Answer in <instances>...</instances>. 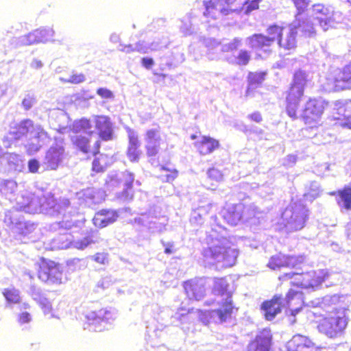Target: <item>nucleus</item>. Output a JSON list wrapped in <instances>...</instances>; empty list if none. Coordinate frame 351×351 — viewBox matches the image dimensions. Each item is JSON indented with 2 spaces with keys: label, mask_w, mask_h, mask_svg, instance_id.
I'll return each mask as SVG.
<instances>
[{
  "label": "nucleus",
  "mask_w": 351,
  "mask_h": 351,
  "mask_svg": "<svg viewBox=\"0 0 351 351\" xmlns=\"http://www.w3.org/2000/svg\"><path fill=\"white\" fill-rule=\"evenodd\" d=\"M306 265L303 255H290L278 252L272 255L267 264L271 270L287 268L294 271L279 276L282 282L289 281L290 285L304 289H315L319 287L327 278L328 273L324 269L300 271Z\"/></svg>",
  "instance_id": "1"
},
{
  "label": "nucleus",
  "mask_w": 351,
  "mask_h": 351,
  "mask_svg": "<svg viewBox=\"0 0 351 351\" xmlns=\"http://www.w3.org/2000/svg\"><path fill=\"white\" fill-rule=\"evenodd\" d=\"M91 129L92 123L89 119L82 117L75 120L70 127V130L73 134L71 141L77 150L95 156L100 153L101 142L97 140L91 147L90 137L94 133Z\"/></svg>",
  "instance_id": "2"
},
{
  "label": "nucleus",
  "mask_w": 351,
  "mask_h": 351,
  "mask_svg": "<svg viewBox=\"0 0 351 351\" xmlns=\"http://www.w3.org/2000/svg\"><path fill=\"white\" fill-rule=\"evenodd\" d=\"M307 82L306 73L298 70L294 73L292 81L285 92V112L293 120L299 117L298 112L304 97Z\"/></svg>",
  "instance_id": "3"
},
{
  "label": "nucleus",
  "mask_w": 351,
  "mask_h": 351,
  "mask_svg": "<svg viewBox=\"0 0 351 351\" xmlns=\"http://www.w3.org/2000/svg\"><path fill=\"white\" fill-rule=\"evenodd\" d=\"M318 331L330 339L341 337L348 326V318L345 311L334 308L325 315H315Z\"/></svg>",
  "instance_id": "4"
},
{
  "label": "nucleus",
  "mask_w": 351,
  "mask_h": 351,
  "mask_svg": "<svg viewBox=\"0 0 351 351\" xmlns=\"http://www.w3.org/2000/svg\"><path fill=\"white\" fill-rule=\"evenodd\" d=\"M328 101L322 97H310L305 102L300 114V119L310 128H315L321 125V119Z\"/></svg>",
  "instance_id": "5"
},
{
  "label": "nucleus",
  "mask_w": 351,
  "mask_h": 351,
  "mask_svg": "<svg viewBox=\"0 0 351 351\" xmlns=\"http://www.w3.org/2000/svg\"><path fill=\"white\" fill-rule=\"evenodd\" d=\"M237 310L232 298L225 299L216 309L201 311L199 319L205 325L210 323H224L231 319Z\"/></svg>",
  "instance_id": "6"
},
{
  "label": "nucleus",
  "mask_w": 351,
  "mask_h": 351,
  "mask_svg": "<svg viewBox=\"0 0 351 351\" xmlns=\"http://www.w3.org/2000/svg\"><path fill=\"white\" fill-rule=\"evenodd\" d=\"M37 266V276L42 282L50 285L62 284L63 271L60 263L40 257Z\"/></svg>",
  "instance_id": "7"
},
{
  "label": "nucleus",
  "mask_w": 351,
  "mask_h": 351,
  "mask_svg": "<svg viewBox=\"0 0 351 351\" xmlns=\"http://www.w3.org/2000/svg\"><path fill=\"white\" fill-rule=\"evenodd\" d=\"M204 16L217 19L219 14L228 15L232 12H239L241 0H208L204 1Z\"/></svg>",
  "instance_id": "8"
},
{
  "label": "nucleus",
  "mask_w": 351,
  "mask_h": 351,
  "mask_svg": "<svg viewBox=\"0 0 351 351\" xmlns=\"http://www.w3.org/2000/svg\"><path fill=\"white\" fill-rule=\"evenodd\" d=\"M326 88L330 92H339L351 89V62L339 69L337 73L326 79Z\"/></svg>",
  "instance_id": "9"
},
{
  "label": "nucleus",
  "mask_w": 351,
  "mask_h": 351,
  "mask_svg": "<svg viewBox=\"0 0 351 351\" xmlns=\"http://www.w3.org/2000/svg\"><path fill=\"white\" fill-rule=\"evenodd\" d=\"M184 293L191 300L199 301L206 295V285L202 278H195L182 284Z\"/></svg>",
  "instance_id": "10"
},
{
  "label": "nucleus",
  "mask_w": 351,
  "mask_h": 351,
  "mask_svg": "<svg viewBox=\"0 0 351 351\" xmlns=\"http://www.w3.org/2000/svg\"><path fill=\"white\" fill-rule=\"evenodd\" d=\"M128 138V145L126 154L130 161L137 162L142 155L141 149V142L138 134L134 130L128 128L126 129Z\"/></svg>",
  "instance_id": "11"
},
{
  "label": "nucleus",
  "mask_w": 351,
  "mask_h": 351,
  "mask_svg": "<svg viewBox=\"0 0 351 351\" xmlns=\"http://www.w3.org/2000/svg\"><path fill=\"white\" fill-rule=\"evenodd\" d=\"M145 140L147 156L149 158L158 156L160 152V141H161L159 130L157 129L147 130L145 134Z\"/></svg>",
  "instance_id": "12"
},
{
  "label": "nucleus",
  "mask_w": 351,
  "mask_h": 351,
  "mask_svg": "<svg viewBox=\"0 0 351 351\" xmlns=\"http://www.w3.org/2000/svg\"><path fill=\"white\" fill-rule=\"evenodd\" d=\"M95 126L101 141H108L113 138L112 126L108 117L104 115L95 116Z\"/></svg>",
  "instance_id": "13"
},
{
  "label": "nucleus",
  "mask_w": 351,
  "mask_h": 351,
  "mask_svg": "<svg viewBox=\"0 0 351 351\" xmlns=\"http://www.w3.org/2000/svg\"><path fill=\"white\" fill-rule=\"evenodd\" d=\"M118 211L104 208L97 211L93 219L94 225L99 228H104L116 222L119 218Z\"/></svg>",
  "instance_id": "14"
},
{
  "label": "nucleus",
  "mask_w": 351,
  "mask_h": 351,
  "mask_svg": "<svg viewBox=\"0 0 351 351\" xmlns=\"http://www.w3.org/2000/svg\"><path fill=\"white\" fill-rule=\"evenodd\" d=\"M282 297L275 295L270 300L264 301L261 306L267 320H272L282 311Z\"/></svg>",
  "instance_id": "15"
},
{
  "label": "nucleus",
  "mask_w": 351,
  "mask_h": 351,
  "mask_svg": "<svg viewBox=\"0 0 351 351\" xmlns=\"http://www.w3.org/2000/svg\"><path fill=\"white\" fill-rule=\"evenodd\" d=\"M315 343L308 337L295 335L287 343V351H313Z\"/></svg>",
  "instance_id": "16"
},
{
  "label": "nucleus",
  "mask_w": 351,
  "mask_h": 351,
  "mask_svg": "<svg viewBox=\"0 0 351 351\" xmlns=\"http://www.w3.org/2000/svg\"><path fill=\"white\" fill-rule=\"evenodd\" d=\"M271 339L269 332H261L249 342L245 351H269Z\"/></svg>",
  "instance_id": "17"
},
{
  "label": "nucleus",
  "mask_w": 351,
  "mask_h": 351,
  "mask_svg": "<svg viewBox=\"0 0 351 351\" xmlns=\"http://www.w3.org/2000/svg\"><path fill=\"white\" fill-rule=\"evenodd\" d=\"M286 304L289 309L287 315L295 317L304 306V299L301 292L289 290L286 295Z\"/></svg>",
  "instance_id": "18"
},
{
  "label": "nucleus",
  "mask_w": 351,
  "mask_h": 351,
  "mask_svg": "<svg viewBox=\"0 0 351 351\" xmlns=\"http://www.w3.org/2000/svg\"><path fill=\"white\" fill-rule=\"evenodd\" d=\"M194 146L202 156L210 154L220 147L219 141L210 136H202L200 140L194 143Z\"/></svg>",
  "instance_id": "19"
},
{
  "label": "nucleus",
  "mask_w": 351,
  "mask_h": 351,
  "mask_svg": "<svg viewBox=\"0 0 351 351\" xmlns=\"http://www.w3.org/2000/svg\"><path fill=\"white\" fill-rule=\"evenodd\" d=\"M34 130V123L29 119H23L11 128L10 134L14 140H20Z\"/></svg>",
  "instance_id": "20"
},
{
  "label": "nucleus",
  "mask_w": 351,
  "mask_h": 351,
  "mask_svg": "<svg viewBox=\"0 0 351 351\" xmlns=\"http://www.w3.org/2000/svg\"><path fill=\"white\" fill-rule=\"evenodd\" d=\"M333 112L331 114L330 119L335 121V125L342 128L351 130V116H343L339 117L336 116V114H340L341 112H344L346 110V105L337 101L334 104Z\"/></svg>",
  "instance_id": "21"
},
{
  "label": "nucleus",
  "mask_w": 351,
  "mask_h": 351,
  "mask_svg": "<svg viewBox=\"0 0 351 351\" xmlns=\"http://www.w3.org/2000/svg\"><path fill=\"white\" fill-rule=\"evenodd\" d=\"M267 71H250L247 74V86L245 90L246 97H252L255 93L254 86H260L265 81L267 75Z\"/></svg>",
  "instance_id": "22"
},
{
  "label": "nucleus",
  "mask_w": 351,
  "mask_h": 351,
  "mask_svg": "<svg viewBox=\"0 0 351 351\" xmlns=\"http://www.w3.org/2000/svg\"><path fill=\"white\" fill-rule=\"evenodd\" d=\"M212 292L217 296H225V299L232 298L233 293L230 289V285L226 277L215 278Z\"/></svg>",
  "instance_id": "23"
},
{
  "label": "nucleus",
  "mask_w": 351,
  "mask_h": 351,
  "mask_svg": "<svg viewBox=\"0 0 351 351\" xmlns=\"http://www.w3.org/2000/svg\"><path fill=\"white\" fill-rule=\"evenodd\" d=\"M312 12L322 26L327 25L332 21V13L323 3H314L312 5Z\"/></svg>",
  "instance_id": "24"
},
{
  "label": "nucleus",
  "mask_w": 351,
  "mask_h": 351,
  "mask_svg": "<svg viewBox=\"0 0 351 351\" xmlns=\"http://www.w3.org/2000/svg\"><path fill=\"white\" fill-rule=\"evenodd\" d=\"M297 34L296 28H290L285 36H282L279 39L278 43L279 47L289 52L294 51L297 47Z\"/></svg>",
  "instance_id": "25"
},
{
  "label": "nucleus",
  "mask_w": 351,
  "mask_h": 351,
  "mask_svg": "<svg viewBox=\"0 0 351 351\" xmlns=\"http://www.w3.org/2000/svg\"><path fill=\"white\" fill-rule=\"evenodd\" d=\"M247 40L251 48L263 50L265 52H271L268 48L271 46L266 35L263 34H254L247 37Z\"/></svg>",
  "instance_id": "26"
},
{
  "label": "nucleus",
  "mask_w": 351,
  "mask_h": 351,
  "mask_svg": "<svg viewBox=\"0 0 351 351\" xmlns=\"http://www.w3.org/2000/svg\"><path fill=\"white\" fill-rule=\"evenodd\" d=\"M308 215L305 210H293L289 219L287 221V225L292 230H300L302 229L306 223Z\"/></svg>",
  "instance_id": "27"
},
{
  "label": "nucleus",
  "mask_w": 351,
  "mask_h": 351,
  "mask_svg": "<svg viewBox=\"0 0 351 351\" xmlns=\"http://www.w3.org/2000/svg\"><path fill=\"white\" fill-rule=\"evenodd\" d=\"M330 195L337 196V204L347 210H351V187L344 186L343 189L330 193Z\"/></svg>",
  "instance_id": "28"
},
{
  "label": "nucleus",
  "mask_w": 351,
  "mask_h": 351,
  "mask_svg": "<svg viewBox=\"0 0 351 351\" xmlns=\"http://www.w3.org/2000/svg\"><path fill=\"white\" fill-rule=\"evenodd\" d=\"M112 162L111 156L105 154H99L98 156H95L92 162L91 170L96 173H104Z\"/></svg>",
  "instance_id": "29"
},
{
  "label": "nucleus",
  "mask_w": 351,
  "mask_h": 351,
  "mask_svg": "<svg viewBox=\"0 0 351 351\" xmlns=\"http://www.w3.org/2000/svg\"><path fill=\"white\" fill-rule=\"evenodd\" d=\"M64 152L62 147H51L46 154L47 163L51 165L52 169H56L60 161V156Z\"/></svg>",
  "instance_id": "30"
},
{
  "label": "nucleus",
  "mask_w": 351,
  "mask_h": 351,
  "mask_svg": "<svg viewBox=\"0 0 351 351\" xmlns=\"http://www.w3.org/2000/svg\"><path fill=\"white\" fill-rule=\"evenodd\" d=\"M107 311L103 308L92 311L86 315L87 324L97 325L107 319Z\"/></svg>",
  "instance_id": "31"
},
{
  "label": "nucleus",
  "mask_w": 351,
  "mask_h": 351,
  "mask_svg": "<svg viewBox=\"0 0 351 351\" xmlns=\"http://www.w3.org/2000/svg\"><path fill=\"white\" fill-rule=\"evenodd\" d=\"M284 30L285 27L283 26L277 24H272L267 27L266 37L269 40L271 45L275 40H277V43H278L279 39L284 35Z\"/></svg>",
  "instance_id": "32"
},
{
  "label": "nucleus",
  "mask_w": 351,
  "mask_h": 351,
  "mask_svg": "<svg viewBox=\"0 0 351 351\" xmlns=\"http://www.w3.org/2000/svg\"><path fill=\"white\" fill-rule=\"evenodd\" d=\"M161 172L159 178L162 182H172L178 176V171L176 168H170L165 165L160 167Z\"/></svg>",
  "instance_id": "33"
},
{
  "label": "nucleus",
  "mask_w": 351,
  "mask_h": 351,
  "mask_svg": "<svg viewBox=\"0 0 351 351\" xmlns=\"http://www.w3.org/2000/svg\"><path fill=\"white\" fill-rule=\"evenodd\" d=\"M252 60L250 51L247 49H241L234 56L233 64L239 66H247Z\"/></svg>",
  "instance_id": "34"
},
{
  "label": "nucleus",
  "mask_w": 351,
  "mask_h": 351,
  "mask_svg": "<svg viewBox=\"0 0 351 351\" xmlns=\"http://www.w3.org/2000/svg\"><path fill=\"white\" fill-rule=\"evenodd\" d=\"M262 0H245L239 5V12H243L245 14H249L252 11L259 8V4Z\"/></svg>",
  "instance_id": "35"
},
{
  "label": "nucleus",
  "mask_w": 351,
  "mask_h": 351,
  "mask_svg": "<svg viewBox=\"0 0 351 351\" xmlns=\"http://www.w3.org/2000/svg\"><path fill=\"white\" fill-rule=\"evenodd\" d=\"M219 262L222 263L225 267H230L234 264L235 256L234 252L230 247H223Z\"/></svg>",
  "instance_id": "36"
},
{
  "label": "nucleus",
  "mask_w": 351,
  "mask_h": 351,
  "mask_svg": "<svg viewBox=\"0 0 351 351\" xmlns=\"http://www.w3.org/2000/svg\"><path fill=\"white\" fill-rule=\"evenodd\" d=\"M293 28H296V31L299 29L305 36H310L315 32L313 24L308 21H302Z\"/></svg>",
  "instance_id": "37"
},
{
  "label": "nucleus",
  "mask_w": 351,
  "mask_h": 351,
  "mask_svg": "<svg viewBox=\"0 0 351 351\" xmlns=\"http://www.w3.org/2000/svg\"><path fill=\"white\" fill-rule=\"evenodd\" d=\"M2 294L9 303L17 304L20 302L21 297L19 291L14 288L4 289Z\"/></svg>",
  "instance_id": "38"
},
{
  "label": "nucleus",
  "mask_w": 351,
  "mask_h": 351,
  "mask_svg": "<svg viewBox=\"0 0 351 351\" xmlns=\"http://www.w3.org/2000/svg\"><path fill=\"white\" fill-rule=\"evenodd\" d=\"M223 247L224 246L223 245H214L208 247L205 251V256L211 259L216 260L217 262H219L221 254L223 253Z\"/></svg>",
  "instance_id": "39"
},
{
  "label": "nucleus",
  "mask_w": 351,
  "mask_h": 351,
  "mask_svg": "<svg viewBox=\"0 0 351 351\" xmlns=\"http://www.w3.org/2000/svg\"><path fill=\"white\" fill-rule=\"evenodd\" d=\"M295 9L296 16L304 14L308 8L311 0H291Z\"/></svg>",
  "instance_id": "40"
},
{
  "label": "nucleus",
  "mask_w": 351,
  "mask_h": 351,
  "mask_svg": "<svg viewBox=\"0 0 351 351\" xmlns=\"http://www.w3.org/2000/svg\"><path fill=\"white\" fill-rule=\"evenodd\" d=\"M242 45V39L239 38H234L230 42L225 44L223 46V51L232 52L236 51Z\"/></svg>",
  "instance_id": "41"
},
{
  "label": "nucleus",
  "mask_w": 351,
  "mask_h": 351,
  "mask_svg": "<svg viewBox=\"0 0 351 351\" xmlns=\"http://www.w3.org/2000/svg\"><path fill=\"white\" fill-rule=\"evenodd\" d=\"M85 79V75L83 73H73L68 80H64V82L66 83L77 84L84 82Z\"/></svg>",
  "instance_id": "42"
},
{
  "label": "nucleus",
  "mask_w": 351,
  "mask_h": 351,
  "mask_svg": "<svg viewBox=\"0 0 351 351\" xmlns=\"http://www.w3.org/2000/svg\"><path fill=\"white\" fill-rule=\"evenodd\" d=\"M33 132H35L34 137L38 141L40 139L49 137L48 133L40 125H34V130Z\"/></svg>",
  "instance_id": "43"
},
{
  "label": "nucleus",
  "mask_w": 351,
  "mask_h": 351,
  "mask_svg": "<svg viewBox=\"0 0 351 351\" xmlns=\"http://www.w3.org/2000/svg\"><path fill=\"white\" fill-rule=\"evenodd\" d=\"M208 176L211 180L215 181L221 180L223 177L221 172L214 167L210 168L208 170Z\"/></svg>",
  "instance_id": "44"
},
{
  "label": "nucleus",
  "mask_w": 351,
  "mask_h": 351,
  "mask_svg": "<svg viewBox=\"0 0 351 351\" xmlns=\"http://www.w3.org/2000/svg\"><path fill=\"white\" fill-rule=\"evenodd\" d=\"M93 260L101 265H105L108 263V254L104 252H98L93 256Z\"/></svg>",
  "instance_id": "45"
},
{
  "label": "nucleus",
  "mask_w": 351,
  "mask_h": 351,
  "mask_svg": "<svg viewBox=\"0 0 351 351\" xmlns=\"http://www.w3.org/2000/svg\"><path fill=\"white\" fill-rule=\"evenodd\" d=\"M93 243L95 241L92 237H86L77 241V247L82 250Z\"/></svg>",
  "instance_id": "46"
},
{
  "label": "nucleus",
  "mask_w": 351,
  "mask_h": 351,
  "mask_svg": "<svg viewBox=\"0 0 351 351\" xmlns=\"http://www.w3.org/2000/svg\"><path fill=\"white\" fill-rule=\"evenodd\" d=\"M97 94L104 99H110L113 97V93L112 91L106 88H99L97 90Z\"/></svg>",
  "instance_id": "47"
},
{
  "label": "nucleus",
  "mask_w": 351,
  "mask_h": 351,
  "mask_svg": "<svg viewBox=\"0 0 351 351\" xmlns=\"http://www.w3.org/2000/svg\"><path fill=\"white\" fill-rule=\"evenodd\" d=\"M27 165L29 171L33 173H37L40 167L38 161L35 158L30 159Z\"/></svg>",
  "instance_id": "48"
},
{
  "label": "nucleus",
  "mask_w": 351,
  "mask_h": 351,
  "mask_svg": "<svg viewBox=\"0 0 351 351\" xmlns=\"http://www.w3.org/2000/svg\"><path fill=\"white\" fill-rule=\"evenodd\" d=\"M39 305L45 313H49L52 311L51 304L47 299L40 300Z\"/></svg>",
  "instance_id": "49"
},
{
  "label": "nucleus",
  "mask_w": 351,
  "mask_h": 351,
  "mask_svg": "<svg viewBox=\"0 0 351 351\" xmlns=\"http://www.w3.org/2000/svg\"><path fill=\"white\" fill-rule=\"evenodd\" d=\"M31 319V315L28 312H22L18 315V322L21 324L29 323Z\"/></svg>",
  "instance_id": "50"
},
{
  "label": "nucleus",
  "mask_w": 351,
  "mask_h": 351,
  "mask_svg": "<svg viewBox=\"0 0 351 351\" xmlns=\"http://www.w3.org/2000/svg\"><path fill=\"white\" fill-rule=\"evenodd\" d=\"M247 118L252 122L260 123L263 121V117L260 112L255 111L248 114Z\"/></svg>",
  "instance_id": "51"
},
{
  "label": "nucleus",
  "mask_w": 351,
  "mask_h": 351,
  "mask_svg": "<svg viewBox=\"0 0 351 351\" xmlns=\"http://www.w3.org/2000/svg\"><path fill=\"white\" fill-rule=\"evenodd\" d=\"M134 178L132 174H128L127 178L123 182L124 186L125 192L128 193V190H130L132 187Z\"/></svg>",
  "instance_id": "52"
},
{
  "label": "nucleus",
  "mask_w": 351,
  "mask_h": 351,
  "mask_svg": "<svg viewBox=\"0 0 351 351\" xmlns=\"http://www.w3.org/2000/svg\"><path fill=\"white\" fill-rule=\"evenodd\" d=\"M142 65L147 69H149L154 64V61L152 58L145 57L141 59Z\"/></svg>",
  "instance_id": "53"
},
{
  "label": "nucleus",
  "mask_w": 351,
  "mask_h": 351,
  "mask_svg": "<svg viewBox=\"0 0 351 351\" xmlns=\"http://www.w3.org/2000/svg\"><path fill=\"white\" fill-rule=\"evenodd\" d=\"M33 103H34V100L32 98H30V97L25 98L22 101V106H23V108L25 110H29L32 107Z\"/></svg>",
  "instance_id": "54"
},
{
  "label": "nucleus",
  "mask_w": 351,
  "mask_h": 351,
  "mask_svg": "<svg viewBox=\"0 0 351 351\" xmlns=\"http://www.w3.org/2000/svg\"><path fill=\"white\" fill-rule=\"evenodd\" d=\"M9 184H12V182L9 180H2L0 182V191L3 193H7V186Z\"/></svg>",
  "instance_id": "55"
},
{
  "label": "nucleus",
  "mask_w": 351,
  "mask_h": 351,
  "mask_svg": "<svg viewBox=\"0 0 351 351\" xmlns=\"http://www.w3.org/2000/svg\"><path fill=\"white\" fill-rule=\"evenodd\" d=\"M41 147L40 145H34V144H29L27 147V152L28 154H31L34 152H38Z\"/></svg>",
  "instance_id": "56"
},
{
  "label": "nucleus",
  "mask_w": 351,
  "mask_h": 351,
  "mask_svg": "<svg viewBox=\"0 0 351 351\" xmlns=\"http://www.w3.org/2000/svg\"><path fill=\"white\" fill-rule=\"evenodd\" d=\"M43 66L42 61L39 59H34L31 62V67L34 69H39Z\"/></svg>",
  "instance_id": "57"
},
{
  "label": "nucleus",
  "mask_w": 351,
  "mask_h": 351,
  "mask_svg": "<svg viewBox=\"0 0 351 351\" xmlns=\"http://www.w3.org/2000/svg\"><path fill=\"white\" fill-rule=\"evenodd\" d=\"M165 253L167 254H170L174 252L175 250L173 248V244L171 243L165 244Z\"/></svg>",
  "instance_id": "58"
},
{
  "label": "nucleus",
  "mask_w": 351,
  "mask_h": 351,
  "mask_svg": "<svg viewBox=\"0 0 351 351\" xmlns=\"http://www.w3.org/2000/svg\"><path fill=\"white\" fill-rule=\"evenodd\" d=\"M190 137L192 140H195L197 138V136L196 134H191Z\"/></svg>",
  "instance_id": "59"
},
{
  "label": "nucleus",
  "mask_w": 351,
  "mask_h": 351,
  "mask_svg": "<svg viewBox=\"0 0 351 351\" xmlns=\"http://www.w3.org/2000/svg\"><path fill=\"white\" fill-rule=\"evenodd\" d=\"M237 206H227V208H236Z\"/></svg>",
  "instance_id": "60"
},
{
  "label": "nucleus",
  "mask_w": 351,
  "mask_h": 351,
  "mask_svg": "<svg viewBox=\"0 0 351 351\" xmlns=\"http://www.w3.org/2000/svg\"><path fill=\"white\" fill-rule=\"evenodd\" d=\"M160 75H161L162 77H165L166 76L165 74H159Z\"/></svg>",
  "instance_id": "61"
}]
</instances>
